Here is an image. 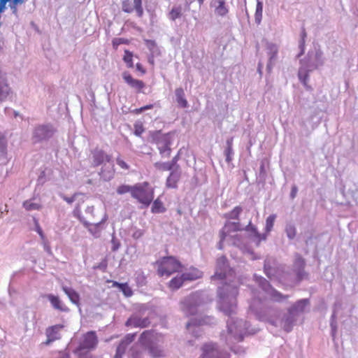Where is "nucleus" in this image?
<instances>
[{
  "label": "nucleus",
  "instance_id": "f257e3e1",
  "mask_svg": "<svg viewBox=\"0 0 358 358\" xmlns=\"http://www.w3.org/2000/svg\"><path fill=\"white\" fill-rule=\"evenodd\" d=\"M235 273L229 268L226 257L222 256L217 258L215 274L211 277L212 280H224L225 282L217 289L218 307L226 315L229 316L227 321V335L225 341L231 351L235 354L244 352V350L239 345H235L236 343L241 342L247 333H251L249 330L248 322L235 317L236 313L237 303L236 296L238 295V287L235 283L231 282Z\"/></svg>",
  "mask_w": 358,
  "mask_h": 358
},
{
  "label": "nucleus",
  "instance_id": "f03ea898",
  "mask_svg": "<svg viewBox=\"0 0 358 358\" xmlns=\"http://www.w3.org/2000/svg\"><path fill=\"white\" fill-rule=\"evenodd\" d=\"M252 292V299L249 306L250 311L259 320L280 327L286 332H290L293 329L299 318L305 313L306 308L310 306L308 299H302L290 306L286 312L274 308H265V299L260 296L259 292L253 290Z\"/></svg>",
  "mask_w": 358,
  "mask_h": 358
},
{
  "label": "nucleus",
  "instance_id": "7ed1b4c3",
  "mask_svg": "<svg viewBox=\"0 0 358 358\" xmlns=\"http://www.w3.org/2000/svg\"><path fill=\"white\" fill-rule=\"evenodd\" d=\"M324 59L320 50L315 48L308 52L307 56L300 60L298 76L299 80L306 86L308 81L309 73L322 66Z\"/></svg>",
  "mask_w": 358,
  "mask_h": 358
},
{
  "label": "nucleus",
  "instance_id": "20e7f679",
  "mask_svg": "<svg viewBox=\"0 0 358 358\" xmlns=\"http://www.w3.org/2000/svg\"><path fill=\"white\" fill-rule=\"evenodd\" d=\"M206 303V294L203 292H196L180 301V308L188 317L196 315L199 308Z\"/></svg>",
  "mask_w": 358,
  "mask_h": 358
},
{
  "label": "nucleus",
  "instance_id": "39448f33",
  "mask_svg": "<svg viewBox=\"0 0 358 358\" xmlns=\"http://www.w3.org/2000/svg\"><path fill=\"white\" fill-rule=\"evenodd\" d=\"M139 342L148 350L152 357L158 358L166 355L164 348L158 343L157 334L154 331H144L141 334Z\"/></svg>",
  "mask_w": 358,
  "mask_h": 358
},
{
  "label": "nucleus",
  "instance_id": "423d86ee",
  "mask_svg": "<svg viewBox=\"0 0 358 358\" xmlns=\"http://www.w3.org/2000/svg\"><path fill=\"white\" fill-rule=\"evenodd\" d=\"M98 343V338L96 332L93 331H88L85 334L79 345L74 350V353L78 358H90V351L96 348Z\"/></svg>",
  "mask_w": 358,
  "mask_h": 358
},
{
  "label": "nucleus",
  "instance_id": "0eeeda50",
  "mask_svg": "<svg viewBox=\"0 0 358 358\" xmlns=\"http://www.w3.org/2000/svg\"><path fill=\"white\" fill-rule=\"evenodd\" d=\"M254 280L259 288L264 292L266 296L275 302H282L289 297V295H285L274 289L265 278L257 274L254 275Z\"/></svg>",
  "mask_w": 358,
  "mask_h": 358
},
{
  "label": "nucleus",
  "instance_id": "6e6552de",
  "mask_svg": "<svg viewBox=\"0 0 358 358\" xmlns=\"http://www.w3.org/2000/svg\"><path fill=\"white\" fill-rule=\"evenodd\" d=\"M56 128L50 123L37 124L32 132V141L34 143L49 141L56 133Z\"/></svg>",
  "mask_w": 358,
  "mask_h": 358
},
{
  "label": "nucleus",
  "instance_id": "1a4fd4ad",
  "mask_svg": "<svg viewBox=\"0 0 358 358\" xmlns=\"http://www.w3.org/2000/svg\"><path fill=\"white\" fill-rule=\"evenodd\" d=\"M131 196L145 206H148L154 198L153 191L148 187V182L138 183L134 185Z\"/></svg>",
  "mask_w": 358,
  "mask_h": 358
},
{
  "label": "nucleus",
  "instance_id": "9d476101",
  "mask_svg": "<svg viewBox=\"0 0 358 358\" xmlns=\"http://www.w3.org/2000/svg\"><path fill=\"white\" fill-rule=\"evenodd\" d=\"M147 310L148 307L146 305H141L138 310L128 318L125 325L134 328H145L148 327L150 324V320L149 316L145 315Z\"/></svg>",
  "mask_w": 358,
  "mask_h": 358
},
{
  "label": "nucleus",
  "instance_id": "9b49d317",
  "mask_svg": "<svg viewBox=\"0 0 358 358\" xmlns=\"http://www.w3.org/2000/svg\"><path fill=\"white\" fill-rule=\"evenodd\" d=\"M181 267L180 262L176 258L166 257L158 262L157 273L161 277H168L173 273L179 271Z\"/></svg>",
  "mask_w": 358,
  "mask_h": 358
},
{
  "label": "nucleus",
  "instance_id": "f8f14e48",
  "mask_svg": "<svg viewBox=\"0 0 358 358\" xmlns=\"http://www.w3.org/2000/svg\"><path fill=\"white\" fill-rule=\"evenodd\" d=\"M305 260L303 258L296 254L295 255V259L293 264L292 269L291 272L285 271V275L287 281H296L300 282L301 280L305 278L307 273L304 271L305 268Z\"/></svg>",
  "mask_w": 358,
  "mask_h": 358
},
{
  "label": "nucleus",
  "instance_id": "ddd939ff",
  "mask_svg": "<svg viewBox=\"0 0 358 358\" xmlns=\"http://www.w3.org/2000/svg\"><path fill=\"white\" fill-rule=\"evenodd\" d=\"M215 320L210 316H199L191 319L186 325L187 329L189 333L192 334L195 337L201 335V330L200 327L202 325H211L214 324Z\"/></svg>",
  "mask_w": 358,
  "mask_h": 358
},
{
  "label": "nucleus",
  "instance_id": "4468645a",
  "mask_svg": "<svg viewBox=\"0 0 358 358\" xmlns=\"http://www.w3.org/2000/svg\"><path fill=\"white\" fill-rule=\"evenodd\" d=\"M264 273L271 280H277L280 282H287L285 268L284 267H274L271 265L270 259H266L264 266Z\"/></svg>",
  "mask_w": 358,
  "mask_h": 358
},
{
  "label": "nucleus",
  "instance_id": "2eb2a0df",
  "mask_svg": "<svg viewBox=\"0 0 358 358\" xmlns=\"http://www.w3.org/2000/svg\"><path fill=\"white\" fill-rule=\"evenodd\" d=\"M153 139L157 145V148L162 157H169L171 152L170 148L171 142L169 134H162L159 131L153 136Z\"/></svg>",
  "mask_w": 358,
  "mask_h": 358
},
{
  "label": "nucleus",
  "instance_id": "dca6fc26",
  "mask_svg": "<svg viewBox=\"0 0 358 358\" xmlns=\"http://www.w3.org/2000/svg\"><path fill=\"white\" fill-rule=\"evenodd\" d=\"M279 48L273 43L267 42L266 45V51L268 57V63L266 65V70L268 72H271L273 67L275 64L278 59V53Z\"/></svg>",
  "mask_w": 358,
  "mask_h": 358
},
{
  "label": "nucleus",
  "instance_id": "f3484780",
  "mask_svg": "<svg viewBox=\"0 0 358 358\" xmlns=\"http://www.w3.org/2000/svg\"><path fill=\"white\" fill-rule=\"evenodd\" d=\"M203 353L201 358H229L227 352H221L216 348L213 343L206 344L203 345Z\"/></svg>",
  "mask_w": 358,
  "mask_h": 358
},
{
  "label": "nucleus",
  "instance_id": "a211bd4d",
  "mask_svg": "<svg viewBox=\"0 0 358 358\" xmlns=\"http://www.w3.org/2000/svg\"><path fill=\"white\" fill-rule=\"evenodd\" d=\"M243 229L248 233L249 237L252 239L257 245H259L261 241L266 240V234H260L256 226L253 225L251 221H250L248 224Z\"/></svg>",
  "mask_w": 358,
  "mask_h": 358
},
{
  "label": "nucleus",
  "instance_id": "6ab92c4d",
  "mask_svg": "<svg viewBox=\"0 0 358 358\" xmlns=\"http://www.w3.org/2000/svg\"><path fill=\"white\" fill-rule=\"evenodd\" d=\"M110 156L106 154L103 150L95 148L92 151V163L94 166H98L103 164L105 162H109Z\"/></svg>",
  "mask_w": 358,
  "mask_h": 358
},
{
  "label": "nucleus",
  "instance_id": "aec40b11",
  "mask_svg": "<svg viewBox=\"0 0 358 358\" xmlns=\"http://www.w3.org/2000/svg\"><path fill=\"white\" fill-rule=\"evenodd\" d=\"M62 326L61 325H55L50 327H48L46 329V336L47 340L43 343V344L45 345H50L51 343L54 342L56 340L60 338L59 331L62 329Z\"/></svg>",
  "mask_w": 358,
  "mask_h": 358
},
{
  "label": "nucleus",
  "instance_id": "412c9836",
  "mask_svg": "<svg viewBox=\"0 0 358 358\" xmlns=\"http://www.w3.org/2000/svg\"><path fill=\"white\" fill-rule=\"evenodd\" d=\"M122 78L128 85L138 92H141L145 87V84L142 80L134 78L128 72H124L122 73Z\"/></svg>",
  "mask_w": 358,
  "mask_h": 358
},
{
  "label": "nucleus",
  "instance_id": "4be33fe9",
  "mask_svg": "<svg viewBox=\"0 0 358 358\" xmlns=\"http://www.w3.org/2000/svg\"><path fill=\"white\" fill-rule=\"evenodd\" d=\"M47 299L50 301L52 307L61 312L67 313L69 311V308L65 305V303L59 299V296L52 294L47 295Z\"/></svg>",
  "mask_w": 358,
  "mask_h": 358
},
{
  "label": "nucleus",
  "instance_id": "5701e85b",
  "mask_svg": "<svg viewBox=\"0 0 358 358\" xmlns=\"http://www.w3.org/2000/svg\"><path fill=\"white\" fill-rule=\"evenodd\" d=\"M8 162L7 140L5 135L0 132V166L6 165Z\"/></svg>",
  "mask_w": 358,
  "mask_h": 358
},
{
  "label": "nucleus",
  "instance_id": "b1692460",
  "mask_svg": "<svg viewBox=\"0 0 358 358\" xmlns=\"http://www.w3.org/2000/svg\"><path fill=\"white\" fill-rule=\"evenodd\" d=\"M107 219L108 215L105 213L100 222L95 224H91L89 222V225L84 226L87 228L88 231L94 238H99L101 235V231L103 229L102 224L107 220Z\"/></svg>",
  "mask_w": 358,
  "mask_h": 358
},
{
  "label": "nucleus",
  "instance_id": "393cba45",
  "mask_svg": "<svg viewBox=\"0 0 358 358\" xmlns=\"http://www.w3.org/2000/svg\"><path fill=\"white\" fill-rule=\"evenodd\" d=\"M211 6L215 8V13L220 17H224L229 13V7L224 0H217L211 3Z\"/></svg>",
  "mask_w": 358,
  "mask_h": 358
},
{
  "label": "nucleus",
  "instance_id": "a878e982",
  "mask_svg": "<svg viewBox=\"0 0 358 358\" xmlns=\"http://www.w3.org/2000/svg\"><path fill=\"white\" fill-rule=\"evenodd\" d=\"M180 178V170L173 169L171 171L166 181V186L168 188L176 189L178 187V182Z\"/></svg>",
  "mask_w": 358,
  "mask_h": 358
},
{
  "label": "nucleus",
  "instance_id": "bb28decb",
  "mask_svg": "<svg viewBox=\"0 0 358 358\" xmlns=\"http://www.w3.org/2000/svg\"><path fill=\"white\" fill-rule=\"evenodd\" d=\"M234 138L229 137L226 141V146L224 150V155L225 157V161L229 164L232 162L234 156V151L233 149Z\"/></svg>",
  "mask_w": 358,
  "mask_h": 358
},
{
  "label": "nucleus",
  "instance_id": "cd10ccee",
  "mask_svg": "<svg viewBox=\"0 0 358 358\" xmlns=\"http://www.w3.org/2000/svg\"><path fill=\"white\" fill-rule=\"evenodd\" d=\"M182 275L185 281H193L201 278L203 275V273L198 268L192 267L182 273Z\"/></svg>",
  "mask_w": 358,
  "mask_h": 358
},
{
  "label": "nucleus",
  "instance_id": "c85d7f7f",
  "mask_svg": "<svg viewBox=\"0 0 358 358\" xmlns=\"http://www.w3.org/2000/svg\"><path fill=\"white\" fill-rule=\"evenodd\" d=\"M62 289L73 303L77 306L80 304V295L74 289L62 285Z\"/></svg>",
  "mask_w": 358,
  "mask_h": 358
},
{
  "label": "nucleus",
  "instance_id": "c756f323",
  "mask_svg": "<svg viewBox=\"0 0 358 358\" xmlns=\"http://www.w3.org/2000/svg\"><path fill=\"white\" fill-rule=\"evenodd\" d=\"M243 229L241 227V224L239 222H227L224 224V227L222 229L221 232L222 234H226L228 237H232L229 235L231 231H241Z\"/></svg>",
  "mask_w": 358,
  "mask_h": 358
},
{
  "label": "nucleus",
  "instance_id": "7c9ffc66",
  "mask_svg": "<svg viewBox=\"0 0 358 358\" xmlns=\"http://www.w3.org/2000/svg\"><path fill=\"white\" fill-rule=\"evenodd\" d=\"M176 101L179 107L185 108L188 106V102L185 99V92L182 87H178L175 90Z\"/></svg>",
  "mask_w": 358,
  "mask_h": 358
},
{
  "label": "nucleus",
  "instance_id": "2f4dec72",
  "mask_svg": "<svg viewBox=\"0 0 358 358\" xmlns=\"http://www.w3.org/2000/svg\"><path fill=\"white\" fill-rule=\"evenodd\" d=\"M22 206L27 211L39 210L42 208V205L36 202L34 199L24 201Z\"/></svg>",
  "mask_w": 358,
  "mask_h": 358
},
{
  "label": "nucleus",
  "instance_id": "473e14b6",
  "mask_svg": "<svg viewBox=\"0 0 358 358\" xmlns=\"http://www.w3.org/2000/svg\"><path fill=\"white\" fill-rule=\"evenodd\" d=\"M113 286L117 287L126 297H130L133 295V291L127 283L113 282Z\"/></svg>",
  "mask_w": 358,
  "mask_h": 358
},
{
  "label": "nucleus",
  "instance_id": "72a5a7b5",
  "mask_svg": "<svg viewBox=\"0 0 358 358\" xmlns=\"http://www.w3.org/2000/svg\"><path fill=\"white\" fill-rule=\"evenodd\" d=\"M242 211L243 208L237 206L230 212L225 213L224 216L227 220H238Z\"/></svg>",
  "mask_w": 358,
  "mask_h": 358
},
{
  "label": "nucleus",
  "instance_id": "f704fd0d",
  "mask_svg": "<svg viewBox=\"0 0 358 358\" xmlns=\"http://www.w3.org/2000/svg\"><path fill=\"white\" fill-rule=\"evenodd\" d=\"M185 282L182 275H178L169 282V287L172 289H178L182 287Z\"/></svg>",
  "mask_w": 358,
  "mask_h": 358
},
{
  "label": "nucleus",
  "instance_id": "c9c22d12",
  "mask_svg": "<svg viewBox=\"0 0 358 358\" xmlns=\"http://www.w3.org/2000/svg\"><path fill=\"white\" fill-rule=\"evenodd\" d=\"M263 3L257 0L255 13V21L256 24H260L262 20Z\"/></svg>",
  "mask_w": 358,
  "mask_h": 358
},
{
  "label": "nucleus",
  "instance_id": "e433bc0d",
  "mask_svg": "<svg viewBox=\"0 0 358 358\" xmlns=\"http://www.w3.org/2000/svg\"><path fill=\"white\" fill-rule=\"evenodd\" d=\"M25 2V0H10L8 1V6L11 10V13L16 17H18L17 6L21 5Z\"/></svg>",
  "mask_w": 358,
  "mask_h": 358
},
{
  "label": "nucleus",
  "instance_id": "4c0bfd02",
  "mask_svg": "<svg viewBox=\"0 0 358 358\" xmlns=\"http://www.w3.org/2000/svg\"><path fill=\"white\" fill-rule=\"evenodd\" d=\"M99 175L103 180H110L114 176V171L113 169V167L108 168V169H106L103 167L99 173Z\"/></svg>",
  "mask_w": 358,
  "mask_h": 358
},
{
  "label": "nucleus",
  "instance_id": "58836bf2",
  "mask_svg": "<svg viewBox=\"0 0 358 358\" xmlns=\"http://www.w3.org/2000/svg\"><path fill=\"white\" fill-rule=\"evenodd\" d=\"M182 16V7L181 6H173L169 13V18L175 21L176 19L180 18Z\"/></svg>",
  "mask_w": 358,
  "mask_h": 358
},
{
  "label": "nucleus",
  "instance_id": "ea45409f",
  "mask_svg": "<svg viewBox=\"0 0 358 358\" xmlns=\"http://www.w3.org/2000/svg\"><path fill=\"white\" fill-rule=\"evenodd\" d=\"M276 219V215L272 214L270 215L266 220L265 224V233L266 235L271 231L273 229L275 220Z\"/></svg>",
  "mask_w": 358,
  "mask_h": 358
},
{
  "label": "nucleus",
  "instance_id": "a19ab883",
  "mask_svg": "<svg viewBox=\"0 0 358 358\" xmlns=\"http://www.w3.org/2000/svg\"><path fill=\"white\" fill-rule=\"evenodd\" d=\"M73 215L78 218L80 222H82L84 225H89V222L87 221L86 218L82 215L80 206L78 204L73 211Z\"/></svg>",
  "mask_w": 358,
  "mask_h": 358
},
{
  "label": "nucleus",
  "instance_id": "79ce46f5",
  "mask_svg": "<svg viewBox=\"0 0 358 358\" xmlns=\"http://www.w3.org/2000/svg\"><path fill=\"white\" fill-rule=\"evenodd\" d=\"M336 310L334 309L333 313L330 320V327H331V336L334 340L337 333V322L336 320Z\"/></svg>",
  "mask_w": 358,
  "mask_h": 358
},
{
  "label": "nucleus",
  "instance_id": "37998d69",
  "mask_svg": "<svg viewBox=\"0 0 358 358\" xmlns=\"http://www.w3.org/2000/svg\"><path fill=\"white\" fill-rule=\"evenodd\" d=\"M285 231L289 239L292 240L296 236V229L293 224L287 223L285 226Z\"/></svg>",
  "mask_w": 358,
  "mask_h": 358
},
{
  "label": "nucleus",
  "instance_id": "c03bdc74",
  "mask_svg": "<svg viewBox=\"0 0 358 358\" xmlns=\"http://www.w3.org/2000/svg\"><path fill=\"white\" fill-rule=\"evenodd\" d=\"M154 166L157 170L162 171H172L173 169L171 166L170 163L169 162H157L154 164Z\"/></svg>",
  "mask_w": 358,
  "mask_h": 358
},
{
  "label": "nucleus",
  "instance_id": "a18cd8bd",
  "mask_svg": "<svg viewBox=\"0 0 358 358\" xmlns=\"http://www.w3.org/2000/svg\"><path fill=\"white\" fill-rule=\"evenodd\" d=\"M152 213H160L165 211V208L163 206V203L159 199H156L154 201L152 206Z\"/></svg>",
  "mask_w": 358,
  "mask_h": 358
},
{
  "label": "nucleus",
  "instance_id": "49530a36",
  "mask_svg": "<svg viewBox=\"0 0 358 358\" xmlns=\"http://www.w3.org/2000/svg\"><path fill=\"white\" fill-rule=\"evenodd\" d=\"M306 37V32L305 29H303L301 32V39H300L299 43V48L300 49V52L298 55V57L304 53Z\"/></svg>",
  "mask_w": 358,
  "mask_h": 358
},
{
  "label": "nucleus",
  "instance_id": "de8ad7c7",
  "mask_svg": "<svg viewBox=\"0 0 358 358\" xmlns=\"http://www.w3.org/2000/svg\"><path fill=\"white\" fill-rule=\"evenodd\" d=\"M4 113L6 115L10 117L13 116L14 117H20L22 120H23V116L20 114L17 111L13 110L10 107H6L4 108Z\"/></svg>",
  "mask_w": 358,
  "mask_h": 358
},
{
  "label": "nucleus",
  "instance_id": "09e8293b",
  "mask_svg": "<svg viewBox=\"0 0 358 358\" xmlns=\"http://www.w3.org/2000/svg\"><path fill=\"white\" fill-rule=\"evenodd\" d=\"M136 334H127L124 339L120 343V344H122L124 348H127V345L130 344L135 338Z\"/></svg>",
  "mask_w": 358,
  "mask_h": 358
},
{
  "label": "nucleus",
  "instance_id": "8fccbe9b",
  "mask_svg": "<svg viewBox=\"0 0 358 358\" xmlns=\"http://www.w3.org/2000/svg\"><path fill=\"white\" fill-rule=\"evenodd\" d=\"M134 186H130L127 185H122L119 186L117 189V193L120 195L126 194L127 192H130L131 194Z\"/></svg>",
  "mask_w": 358,
  "mask_h": 358
},
{
  "label": "nucleus",
  "instance_id": "3c124183",
  "mask_svg": "<svg viewBox=\"0 0 358 358\" xmlns=\"http://www.w3.org/2000/svg\"><path fill=\"white\" fill-rule=\"evenodd\" d=\"M132 57H133V55L131 52H129L128 50H125L123 59L129 68H132L134 66L133 61H132Z\"/></svg>",
  "mask_w": 358,
  "mask_h": 358
},
{
  "label": "nucleus",
  "instance_id": "603ef678",
  "mask_svg": "<svg viewBox=\"0 0 358 358\" xmlns=\"http://www.w3.org/2000/svg\"><path fill=\"white\" fill-rule=\"evenodd\" d=\"M134 7L136 10L137 15L141 17L143 14V9L142 7V0H134Z\"/></svg>",
  "mask_w": 358,
  "mask_h": 358
},
{
  "label": "nucleus",
  "instance_id": "864d4df0",
  "mask_svg": "<svg viewBox=\"0 0 358 358\" xmlns=\"http://www.w3.org/2000/svg\"><path fill=\"white\" fill-rule=\"evenodd\" d=\"M34 224H35V231L38 233L41 239L42 240V239L45 238L46 237H45L41 227L39 225L38 220L36 218L34 217Z\"/></svg>",
  "mask_w": 358,
  "mask_h": 358
},
{
  "label": "nucleus",
  "instance_id": "5fc2aeb1",
  "mask_svg": "<svg viewBox=\"0 0 358 358\" xmlns=\"http://www.w3.org/2000/svg\"><path fill=\"white\" fill-rule=\"evenodd\" d=\"M41 244L43 247L44 250L50 255L52 254L50 244L47 238L41 240Z\"/></svg>",
  "mask_w": 358,
  "mask_h": 358
},
{
  "label": "nucleus",
  "instance_id": "6e6d98bb",
  "mask_svg": "<svg viewBox=\"0 0 358 358\" xmlns=\"http://www.w3.org/2000/svg\"><path fill=\"white\" fill-rule=\"evenodd\" d=\"M79 196H81L80 194H78V193H76V194H74L71 197H69V196H66L64 194L61 195V197L66 201L68 203L71 204L73 202H74L75 201L77 200L78 197Z\"/></svg>",
  "mask_w": 358,
  "mask_h": 358
},
{
  "label": "nucleus",
  "instance_id": "4d7b16f0",
  "mask_svg": "<svg viewBox=\"0 0 358 358\" xmlns=\"http://www.w3.org/2000/svg\"><path fill=\"white\" fill-rule=\"evenodd\" d=\"M126 349L123 348L122 344H119L116 353L113 358H122V355L124 354Z\"/></svg>",
  "mask_w": 358,
  "mask_h": 358
},
{
  "label": "nucleus",
  "instance_id": "13d9d810",
  "mask_svg": "<svg viewBox=\"0 0 358 358\" xmlns=\"http://www.w3.org/2000/svg\"><path fill=\"white\" fill-rule=\"evenodd\" d=\"M111 243H112V250L114 252L117 251L120 247V243L119 242L118 240L116 239V238L115 236H113L112 240H111Z\"/></svg>",
  "mask_w": 358,
  "mask_h": 358
},
{
  "label": "nucleus",
  "instance_id": "bf43d9fd",
  "mask_svg": "<svg viewBox=\"0 0 358 358\" xmlns=\"http://www.w3.org/2000/svg\"><path fill=\"white\" fill-rule=\"evenodd\" d=\"M179 159V154L176 155L171 162H169L172 166V168L175 170H179V166L177 164V162Z\"/></svg>",
  "mask_w": 358,
  "mask_h": 358
},
{
  "label": "nucleus",
  "instance_id": "052dcab7",
  "mask_svg": "<svg viewBox=\"0 0 358 358\" xmlns=\"http://www.w3.org/2000/svg\"><path fill=\"white\" fill-rule=\"evenodd\" d=\"M116 163L118 166H120L123 169L126 170V169H129V166L127 165V164L121 158H119V157L117 158Z\"/></svg>",
  "mask_w": 358,
  "mask_h": 358
},
{
  "label": "nucleus",
  "instance_id": "680f3d73",
  "mask_svg": "<svg viewBox=\"0 0 358 358\" xmlns=\"http://www.w3.org/2000/svg\"><path fill=\"white\" fill-rule=\"evenodd\" d=\"M228 236L226 234H222V233L220 231V241L217 244V248L219 250H222L223 248V243L225 241Z\"/></svg>",
  "mask_w": 358,
  "mask_h": 358
},
{
  "label": "nucleus",
  "instance_id": "e2e57ef3",
  "mask_svg": "<svg viewBox=\"0 0 358 358\" xmlns=\"http://www.w3.org/2000/svg\"><path fill=\"white\" fill-rule=\"evenodd\" d=\"M144 131V129L143 128L142 125H135V131L134 134L137 136H141L143 132Z\"/></svg>",
  "mask_w": 358,
  "mask_h": 358
},
{
  "label": "nucleus",
  "instance_id": "0e129e2a",
  "mask_svg": "<svg viewBox=\"0 0 358 358\" xmlns=\"http://www.w3.org/2000/svg\"><path fill=\"white\" fill-rule=\"evenodd\" d=\"M10 0H0V13H3L6 9V4Z\"/></svg>",
  "mask_w": 358,
  "mask_h": 358
},
{
  "label": "nucleus",
  "instance_id": "69168bd1",
  "mask_svg": "<svg viewBox=\"0 0 358 358\" xmlns=\"http://www.w3.org/2000/svg\"><path fill=\"white\" fill-rule=\"evenodd\" d=\"M94 208L93 206H87L85 209V213L87 215H89V217L90 218H92L94 217Z\"/></svg>",
  "mask_w": 358,
  "mask_h": 358
},
{
  "label": "nucleus",
  "instance_id": "338daca9",
  "mask_svg": "<svg viewBox=\"0 0 358 358\" xmlns=\"http://www.w3.org/2000/svg\"><path fill=\"white\" fill-rule=\"evenodd\" d=\"M122 10L125 13H130L134 10V8L129 6L127 3L124 2L122 4Z\"/></svg>",
  "mask_w": 358,
  "mask_h": 358
},
{
  "label": "nucleus",
  "instance_id": "774afa93",
  "mask_svg": "<svg viewBox=\"0 0 358 358\" xmlns=\"http://www.w3.org/2000/svg\"><path fill=\"white\" fill-rule=\"evenodd\" d=\"M143 235V232L142 230L141 229H138L136 230V231L134 232V234H132V237L134 238V239H138L140 238Z\"/></svg>",
  "mask_w": 358,
  "mask_h": 358
}]
</instances>
